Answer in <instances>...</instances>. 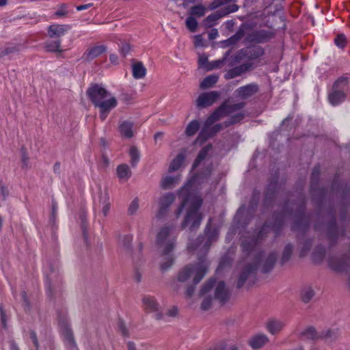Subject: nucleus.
Returning <instances> with one entry per match:
<instances>
[{
    "instance_id": "1",
    "label": "nucleus",
    "mask_w": 350,
    "mask_h": 350,
    "mask_svg": "<svg viewBox=\"0 0 350 350\" xmlns=\"http://www.w3.org/2000/svg\"><path fill=\"white\" fill-rule=\"evenodd\" d=\"M196 177L191 178L178 193L180 204L177 208L175 213L178 217L183 208L186 210V214L181 224V228H189L190 230L198 228L202 219L199 209L202 205V200L195 191L194 185Z\"/></svg>"
},
{
    "instance_id": "2",
    "label": "nucleus",
    "mask_w": 350,
    "mask_h": 350,
    "mask_svg": "<svg viewBox=\"0 0 350 350\" xmlns=\"http://www.w3.org/2000/svg\"><path fill=\"white\" fill-rule=\"evenodd\" d=\"M208 261L204 258H199L194 264H189L181 268L170 282V287L174 292L179 293L185 288V294L191 297L198 284L208 272Z\"/></svg>"
},
{
    "instance_id": "3",
    "label": "nucleus",
    "mask_w": 350,
    "mask_h": 350,
    "mask_svg": "<svg viewBox=\"0 0 350 350\" xmlns=\"http://www.w3.org/2000/svg\"><path fill=\"white\" fill-rule=\"evenodd\" d=\"M257 242L256 239H252L251 242L245 239L242 243V247L245 252H248L245 263L243 265L241 273L239 275L237 287L241 288L245 284L248 276L254 273L260 262L262 263V271L264 273L271 271L277 260V254L275 252L269 253L266 257L262 253H254L253 249Z\"/></svg>"
},
{
    "instance_id": "4",
    "label": "nucleus",
    "mask_w": 350,
    "mask_h": 350,
    "mask_svg": "<svg viewBox=\"0 0 350 350\" xmlns=\"http://www.w3.org/2000/svg\"><path fill=\"white\" fill-rule=\"evenodd\" d=\"M86 94L94 107L98 108L99 118L102 121H105L109 112L118 105L116 97L100 84H92Z\"/></svg>"
},
{
    "instance_id": "5",
    "label": "nucleus",
    "mask_w": 350,
    "mask_h": 350,
    "mask_svg": "<svg viewBox=\"0 0 350 350\" xmlns=\"http://www.w3.org/2000/svg\"><path fill=\"white\" fill-rule=\"evenodd\" d=\"M199 295L203 298L201 309L208 310L213 306L214 300L224 304L229 299L230 292L224 282L216 283L214 279L211 278L202 285Z\"/></svg>"
},
{
    "instance_id": "6",
    "label": "nucleus",
    "mask_w": 350,
    "mask_h": 350,
    "mask_svg": "<svg viewBox=\"0 0 350 350\" xmlns=\"http://www.w3.org/2000/svg\"><path fill=\"white\" fill-rule=\"evenodd\" d=\"M245 103L240 102L237 103H230L228 101L223 103L217 109H216L206 119V125H212L214 122L221 120L224 117H228V119H232L234 117L241 116L237 122V124L241 122L245 117V112L243 110Z\"/></svg>"
},
{
    "instance_id": "7",
    "label": "nucleus",
    "mask_w": 350,
    "mask_h": 350,
    "mask_svg": "<svg viewBox=\"0 0 350 350\" xmlns=\"http://www.w3.org/2000/svg\"><path fill=\"white\" fill-rule=\"evenodd\" d=\"M174 226H164L157 232L155 244L160 255L172 252L176 246V238Z\"/></svg>"
},
{
    "instance_id": "8",
    "label": "nucleus",
    "mask_w": 350,
    "mask_h": 350,
    "mask_svg": "<svg viewBox=\"0 0 350 350\" xmlns=\"http://www.w3.org/2000/svg\"><path fill=\"white\" fill-rule=\"evenodd\" d=\"M349 89L348 79L341 77L333 85L332 91L328 95L329 103L335 106L343 102L347 97V92Z\"/></svg>"
},
{
    "instance_id": "9",
    "label": "nucleus",
    "mask_w": 350,
    "mask_h": 350,
    "mask_svg": "<svg viewBox=\"0 0 350 350\" xmlns=\"http://www.w3.org/2000/svg\"><path fill=\"white\" fill-rule=\"evenodd\" d=\"M241 116H238L237 117H234L232 119H227L222 123L217 124L213 126L212 128L209 129V126H206V123L204 124V128L200 131L198 137H197L196 142L202 144L204 143L208 138L214 135L217 133L219 132L222 129L227 128L230 126L234 125L237 124V122L240 119Z\"/></svg>"
},
{
    "instance_id": "10",
    "label": "nucleus",
    "mask_w": 350,
    "mask_h": 350,
    "mask_svg": "<svg viewBox=\"0 0 350 350\" xmlns=\"http://www.w3.org/2000/svg\"><path fill=\"white\" fill-rule=\"evenodd\" d=\"M218 233L216 230L206 232V237H198L196 243L190 244L188 248L192 250H198L202 254L206 253L211 243L216 241Z\"/></svg>"
},
{
    "instance_id": "11",
    "label": "nucleus",
    "mask_w": 350,
    "mask_h": 350,
    "mask_svg": "<svg viewBox=\"0 0 350 350\" xmlns=\"http://www.w3.org/2000/svg\"><path fill=\"white\" fill-rule=\"evenodd\" d=\"M144 310L148 313H154V318L157 320L163 319V315L160 311V306L157 299L151 296H144L142 299Z\"/></svg>"
},
{
    "instance_id": "12",
    "label": "nucleus",
    "mask_w": 350,
    "mask_h": 350,
    "mask_svg": "<svg viewBox=\"0 0 350 350\" xmlns=\"http://www.w3.org/2000/svg\"><path fill=\"white\" fill-rule=\"evenodd\" d=\"M238 5L236 4L230 5L217 12L208 16L204 21V25L206 27H211L215 25V22L222 16L234 12L238 10Z\"/></svg>"
},
{
    "instance_id": "13",
    "label": "nucleus",
    "mask_w": 350,
    "mask_h": 350,
    "mask_svg": "<svg viewBox=\"0 0 350 350\" xmlns=\"http://www.w3.org/2000/svg\"><path fill=\"white\" fill-rule=\"evenodd\" d=\"M175 199L176 197L173 193H167L161 196L158 201L159 209L156 214L157 217L161 218L163 217L175 201Z\"/></svg>"
},
{
    "instance_id": "14",
    "label": "nucleus",
    "mask_w": 350,
    "mask_h": 350,
    "mask_svg": "<svg viewBox=\"0 0 350 350\" xmlns=\"http://www.w3.org/2000/svg\"><path fill=\"white\" fill-rule=\"evenodd\" d=\"M219 96L220 93L216 91L202 93L196 100V106L199 109L208 107L216 102Z\"/></svg>"
},
{
    "instance_id": "15",
    "label": "nucleus",
    "mask_w": 350,
    "mask_h": 350,
    "mask_svg": "<svg viewBox=\"0 0 350 350\" xmlns=\"http://www.w3.org/2000/svg\"><path fill=\"white\" fill-rule=\"evenodd\" d=\"M258 92V86L255 83L248 84L237 89L234 94L241 99H247Z\"/></svg>"
},
{
    "instance_id": "16",
    "label": "nucleus",
    "mask_w": 350,
    "mask_h": 350,
    "mask_svg": "<svg viewBox=\"0 0 350 350\" xmlns=\"http://www.w3.org/2000/svg\"><path fill=\"white\" fill-rule=\"evenodd\" d=\"M350 260L345 256H332L329 259V266L336 271H345Z\"/></svg>"
},
{
    "instance_id": "17",
    "label": "nucleus",
    "mask_w": 350,
    "mask_h": 350,
    "mask_svg": "<svg viewBox=\"0 0 350 350\" xmlns=\"http://www.w3.org/2000/svg\"><path fill=\"white\" fill-rule=\"evenodd\" d=\"M107 51L105 45H96L90 46L83 53L82 58L85 61L90 62L96 58Z\"/></svg>"
},
{
    "instance_id": "18",
    "label": "nucleus",
    "mask_w": 350,
    "mask_h": 350,
    "mask_svg": "<svg viewBox=\"0 0 350 350\" xmlns=\"http://www.w3.org/2000/svg\"><path fill=\"white\" fill-rule=\"evenodd\" d=\"M253 68V64L248 62L245 64H243L239 66L234 67V68L229 70L225 75L226 79H230L238 76L241 75L242 74L246 72L248 70H250Z\"/></svg>"
},
{
    "instance_id": "19",
    "label": "nucleus",
    "mask_w": 350,
    "mask_h": 350,
    "mask_svg": "<svg viewBox=\"0 0 350 350\" xmlns=\"http://www.w3.org/2000/svg\"><path fill=\"white\" fill-rule=\"evenodd\" d=\"M269 340L266 334H258L252 336L248 340V344L253 349H258L268 343Z\"/></svg>"
},
{
    "instance_id": "20",
    "label": "nucleus",
    "mask_w": 350,
    "mask_h": 350,
    "mask_svg": "<svg viewBox=\"0 0 350 350\" xmlns=\"http://www.w3.org/2000/svg\"><path fill=\"white\" fill-rule=\"evenodd\" d=\"M284 325V321L277 319H269L265 324L266 329L272 335L278 334L282 330Z\"/></svg>"
},
{
    "instance_id": "21",
    "label": "nucleus",
    "mask_w": 350,
    "mask_h": 350,
    "mask_svg": "<svg viewBox=\"0 0 350 350\" xmlns=\"http://www.w3.org/2000/svg\"><path fill=\"white\" fill-rule=\"evenodd\" d=\"M70 29L69 25L54 24L49 26L48 35L50 38H59Z\"/></svg>"
},
{
    "instance_id": "22",
    "label": "nucleus",
    "mask_w": 350,
    "mask_h": 350,
    "mask_svg": "<svg viewBox=\"0 0 350 350\" xmlns=\"http://www.w3.org/2000/svg\"><path fill=\"white\" fill-rule=\"evenodd\" d=\"M119 132L122 137L131 138L134 135L133 122L128 120L122 121L119 125Z\"/></svg>"
},
{
    "instance_id": "23",
    "label": "nucleus",
    "mask_w": 350,
    "mask_h": 350,
    "mask_svg": "<svg viewBox=\"0 0 350 350\" xmlns=\"http://www.w3.org/2000/svg\"><path fill=\"white\" fill-rule=\"evenodd\" d=\"M274 33L273 31H267L265 29L256 31L252 33V40L258 43L262 42L271 39Z\"/></svg>"
},
{
    "instance_id": "24",
    "label": "nucleus",
    "mask_w": 350,
    "mask_h": 350,
    "mask_svg": "<svg viewBox=\"0 0 350 350\" xmlns=\"http://www.w3.org/2000/svg\"><path fill=\"white\" fill-rule=\"evenodd\" d=\"M99 203L103 215L107 217L109 214L111 207L109 196L107 191L100 192L99 196Z\"/></svg>"
},
{
    "instance_id": "25",
    "label": "nucleus",
    "mask_w": 350,
    "mask_h": 350,
    "mask_svg": "<svg viewBox=\"0 0 350 350\" xmlns=\"http://www.w3.org/2000/svg\"><path fill=\"white\" fill-rule=\"evenodd\" d=\"M132 74L135 79L144 78L146 75V68L141 62H137L132 64Z\"/></svg>"
},
{
    "instance_id": "26",
    "label": "nucleus",
    "mask_w": 350,
    "mask_h": 350,
    "mask_svg": "<svg viewBox=\"0 0 350 350\" xmlns=\"http://www.w3.org/2000/svg\"><path fill=\"white\" fill-rule=\"evenodd\" d=\"M180 180L179 176H167L161 180L160 185L163 189H169L174 187Z\"/></svg>"
},
{
    "instance_id": "27",
    "label": "nucleus",
    "mask_w": 350,
    "mask_h": 350,
    "mask_svg": "<svg viewBox=\"0 0 350 350\" xmlns=\"http://www.w3.org/2000/svg\"><path fill=\"white\" fill-rule=\"evenodd\" d=\"M116 173L118 178L126 181L131 176V171L126 164H121L117 167Z\"/></svg>"
},
{
    "instance_id": "28",
    "label": "nucleus",
    "mask_w": 350,
    "mask_h": 350,
    "mask_svg": "<svg viewBox=\"0 0 350 350\" xmlns=\"http://www.w3.org/2000/svg\"><path fill=\"white\" fill-rule=\"evenodd\" d=\"M162 260L160 263V269L162 271H165L169 269L174 262V257L172 252L166 255H160Z\"/></svg>"
},
{
    "instance_id": "29",
    "label": "nucleus",
    "mask_w": 350,
    "mask_h": 350,
    "mask_svg": "<svg viewBox=\"0 0 350 350\" xmlns=\"http://www.w3.org/2000/svg\"><path fill=\"white\" fill-rule=\"evenodd\" d=\"M211 149L212 145L208 144L200 150L197 157V159H196L193 165V168H196L200 165L202 161H204L208 157V152L211 151Z\"/></svg>"
},
{
    "instance_id": "30",
    "label": "nucleus",
    "mask_w": 350,
    "mask_h": 350,
    "mask_svg": "<svg viewBox=\"0 0 350 350\" xmlns=\"http://www.w3.org/2000/svg\"><path fill=\"white\" fill-rule=\"evenodd\" d=\"M314 291L311 286L304 287L300 293L301 300L304 303H308L314 296Z\"/></svg>"
},
{
    "instance_id": "31",
    "label": "nucleus",
    "mask_w": 350,
    "mask_h": 350,
    "mask_svg": "<svg viewBox=\"0 0 350 350\" xmlns=\"http://www.w3.org/2000/svg\"><path fill=\"white\" fill-rule=\"evenodd\" d=\"M185 160V156L183 154H178L171 162L169 166V172H173L178 170L182 165L183 161Z\"/></svg>"
},
{
    "instance_id": "32",
    "label": "nucleus",
    "mask_w": 350,
    "mask_h": 350,
    "mask_svg": "<svg viewBox=\"0 0 350 350\" xmlns=\"http://www.w3.org/2000/svg\"><path fill=\"white\" fill-rule=\"evenodd\" d=\"M133 237L131 234H120L118 237V245L125 250H129L131 246Z\"/></svg>"
},
{
    "instance_id": "33",
    "label": "nucleus",
    "mask_w": 350,
    "mask_h": 350,
    "mask_svg": "<svg viewBox=\"0 0 350 350\" xmlns=\"http://www.w3.org/2000/svg\"><path fill=\"white\" fill-rule=\"evenodd\" d=\"M44 48L47 51L49 52H58L62 53L63 50L61 49V40H56L51 42H46L44 45Z\"/></svg>"
},
{
    "instance_id": "34",
    "label": "nucleus",
    "mask_w": 350,
    "mask_h": 350,
    "mask_svg": "<svg viewBox=\"0 0 350 350\" xmlns=\"http://www.w3.org/2000/svg\"><path fill=\"white\" fill-rule=\"evenodd\" d=\"M300 336L308 340H316L320 338V335L313 327L306 328L300 334Z\"/></svg>"
},
{
    "instance_id": "35",
    "label": "nucleus",
    "mask_w": 350,
    "mask_h": 350,
    "mask_svg": "<svg viewBox=\"0 0 350 350\" xmlns=\"http://www.w3.org/2000/svg\"><path fill=\"white\" fill-rule=\"evenodd\" d=\"M218 77L216 75H209L204 79L200 83V88L201 89H206L212 87L217 83Z\"/></svg>"
},
{
    "instance_id": "36",
    "label": "nucleus",
    "mask_w": 350,
    "mask_h": 350,
    "mask_svg": "<svg viewBox=\"0 0 350 350\" xmlns=\"http://www.w3.org/2000/svg\"><path fill=\"white\" fill-rule=\"evenodd\" d=\"M129 155L131 157V164L133 167H135L139 161L140 154L139 150L135 146H132L129 150Z\"/></svg>"
},
{
    "instance_id": "37",
    "label": "nucleus",
    "mask_w": 350,
    "mask_h": 350,
    "mask_svg": "<svg viewBox=\"0 0 350 350\" xmlns=\"http://www.w3.org/2000/svg\"><path fill=\"white\" fill-rule=\"evenodd\" d=\"M263 54V49L258 46H255L251 48H249L247 51V55L250 58L256 59Z\"/></svg>"
},
{
    "instance_id": "38",
    "label": "nucleus",
    "mask_w": 350,
    "mask_h": 350,
    "mask_svg": "<svg viewBox=\"0 0 350 350\" xmlns=\"http://www.w3.org/2000/svg\"><path fill=\"white\" fill-rule=\"evenodd\" d=\"M293 247L291 244H287L283 252L281 258V264L284 265V263L287 262L291 257L292 253H293Z\"/></svg>"
},
{
    "instance_id": "39",
    "label": "nucleus",
    "mask_w": 350,
    "mask_h": 350,
    "mask_svg": "<svg viewBox=\"0 0 350 350\" xmlns=\"http://www.w3.org/2000/svg\"><path fill=\"white\" fill-rule=\"evenodd\" d=\"M199 128V122L198 120H193L187 125L185 133L187 136H193L198 131Z\"/></svg>"
},
{
    "instance_id": "40",
    "label": "nucleus",
    "mask_w": 350,
    "mask_h": 350,
    "mask_svg": "<svg viewBox=\"0 0 350 350\" xmlns=\"http://www.w3.org/2000/svg\"><path fill=\"white\" fill-rule=\"evenodd\" d=\"M206 8L202 5L199 4L195 6L191 7L190 14L192 16L201 17L205 14Z\"/></svg>"
},
{
    "instance_id": "41",
    "label": "nucleus",
    "mask_w": 350,
    "mask_h": 350,
    "mask_svg": "<svg viewBox=\"0 0 350 350\" xmlns=\"http://www.w3.org/2000/svg\"><path fill=\"white\" fill-rule=\"evenodd\" d=\"M325 251L323 247L319 246L315 248L313 252L314 260L319 262H321L325 256Z\"/></svg>"
},
{
    "instance_id": "42",
    "label": "nucleus",
    "mask_w": 350,
    "mask_h": 350,
    "mask_svg": "<svg viewBox=\"0 0 350 350\" xmlns=\"http://www.w3.org/2000/svg\"><path fill=\"white\" fill-rule=\"evenodd\" d=\"M186 26L191 32H195L197 29L198 22L192 16H189L186 20Z\"/></svg>"
},
{
    "instance_id": "43",
    "label": "nucleus",
    "mask_w": 350,
    "mask_h": 350,
    "mask_svg": "<svg viewBox=\"0 0 350 350\" xmlns=\"http://www.w3.org/2000/svg\"><path fill=\"white\" fill-rule=\"evenodd\" d=\"M139 208V202L137 199L133 200L129 207L128 213L130 215H133L136 213Z\"/></svg>"
},
{
    "instance_id": "44",
    "label": "nucleus",
    "mask_w": 350,
    "mask_h": 350,
    "mask_svg": "<svg viewBox=\"0 0 350 350\" xmlns=\"http://www.w3.org/2000/svg\"><path fill=\"white\" fill-rule=\"evenodd\" d=\"M335 44L340 48H344L346 44V38L344 35H338L335 38Z\"/></svg>"
},
{
    "instance_id": "45",
    "label": "nucleus",
    "mask_w": 350,
    "mask_h": 350,
    "mask_svg": "<svg viewBox=\"0 0 350 350\" xmlns=\"http://www.w3.org/2000/svg\"><path fill=\"white\" fill-rule=\"evenodd\" d=\"M235 1L236 0H215L214 1H213L211 3L210 8L211 10H214V9L218 8L219 6L226 4L230 1Z\"/></svg>"
},
{
    "instance_id": "46",
    "label": "nucleus",
    "mask_w": 350,
    "mask_h": 350,
    "mask_svg": "<svg viewBox=\"0 0 350 350\" xmlns=\"http://www.w3.org/2000/svg\"><path fill=\"white\" fill-rule=\"evenodd\" d=\"M198 64L200 66L207 69V66L209 65L207 56L205 55H200L198 58Z\"/></svg>"
},
{
    "instance_id": "47",
    "label": "nucleus",
    "mask_w": 350,
    "mask_h": 350,
    "mask_svg": "<svg viewBox=\"0 0 350 350\" xmlns=\"http://www.w3.org/2000/svg\"><path fill=\"white\" fill-rule=\"evenodd\" d=\"M16 51L15 47L0 48V57L8 55Z\"/></svg>"
},
{
    "instance_id": "48",
    "label": "nucleus",
    "mask_w": 350,
    "mask_h": 350,
    "mask_svg": "<svg viewBox=\"0 0 350 350\" xmlns=\"http://www.w3.org/2000/svg\"><path fill=\"white\" fill-rule=\"evenodd\" d=\"M310 247H311L310 241H306L303 244V246L301 249L300 255L301 256H304L308 253V252L310 250Z\"/></svg>"
},
{
    "instance_id": "49",
    "label": "nucleus",
    "mask_w": 350,
    "mask_h": 350,
    "mask_svg": "<svg viewBox=\"0 0 350 350\" xmlns=\"http://www.w3.org/2000/svg\"><path fill=\"white\" fill-rule=\"evenodd\" d=\"M133 98H133L132 94L125 93V94H122L121 95V98L120 99L124 103L129 104V103H131L132 102Z\"/></svg>"
},
{
    "instance_id": "50",
    "label": "nucleus",
    "mask_w": 350,
    "mask_h": 350,
    "mask_svg": "<svg viewBox=\"0 0 350 350\" xmlns=\"http://www.w3.org/2000/svg\"><path fill=\"white\" fill-rule=\"evenodd\" d=\"M224 60H217L209 63V65L207 66V70H211L216 68H219L220 66L223 64Z\"/></svg>"
},
{
    "instance_id": "51",
    "label": "nucleus",
    "mask_w": 350,
    "mask_h": 350,
    "mask_svg": "<svg viewBox=\"0 0 350 350\" xmlns=\"http://www.w3.org/2000/svg\"><path fill=\"white\" fill-rule=\"evenodd\" d=\"M178 314V309L175 306H172L167 309L166 315L169 317H175Z\"/></svg>"
},
{
    "instance_id": "52",
    "label": "nucleus",
    "mask_w": 350,
    "mask_h": 350,
    "mask_svg": "<svg viewBox=\"0 0 350 350\" xmlns=\"http://www.w3.org/2000/svg\"><path fill=\"white\" fill-rule=\"evenodd\" d=\"M8 194H9V191H8L7 187L5 185L1 184L0 185V196L2 197V200H4L6 198V197L8 196Z\"/></svg>"
},
{
    "instance_id": "53",
    "label": "nucleus",
    "mask_w": 350,
    "mask_h": 350,
    "mask_svg": "<svg viewBox=\"0 0 350 350\" xmlns=\"http://www.w3.org/2000/svg\"><path fill=\"white\" fill-rule=\"evenodd\" d=\"M131 50V46L129 43H122L120 51L124 56H125Z\"/></svg>"
},
{
    "instance_id": "54",
    "label": "nucleus",
    "mask_w": 350,
    "mask_h": 350,
    "mask_svg": "<svg viewBox=\"0 0 350 350\" xmlns=\"http://www.w3.org/2000/svg\"><path fill=\"white\" fill-rule=\"evenodd\" d=\"M66 5H62L60 8L55 12V15L57 16H64L66 14Z\"/></svg>"
},
{
    "instance_id": "55",
    "label": "nucleus",
    "mask_w": 350,
    "mask_h": 350,
    "mask_svg": "<svg viewBox=\"0 0 350 350\" xmlns=\"http://www.w3.org/2000/svg\"><path fill=\"white\" fill-rule=\"evenodd\" d=\"M65 338H66V340L70 345L75 344L73 335H72V332H70V331L66 332Z\"/></svg>"
},
{
    "instance_id": "56",
    "label": "nucleus",
    "mask_w": 350,
    "mask_h": 350,
    "mask_svg": "<svg viewBox=\"0 0 350 350\" xmlns=\"http://www.w3.org/2000/svg\"><path fill=\"white\" fill-rule=\"evenodd\" d=\"M30 338L32 340L34 346L36 347V350H38V346H39L38 341L36 334L34 332H31Z\"/></svg>"
},
{
    "instance_id": "57",
    "label": "nucleus",
    "mask_w": 350,
    "mask_h": 350,
    "mask_svg": "<svg viewBox=\"0 0 350 350\" xmlns=\"http://www.w3.org/2000/svg\"><path fill=\"white\" fill-rule=\"evenodd\" d=\"M21 159L23 163V167H28L29 157L26 152H23Z\"/></svg>"
},
{
    "instance_id": "58",
    "label": "nucleus",
    "mask_w": 350,
    "mask_h": 350,
    "mask_svg": "<svg viewBox=\"0 0 350 350\" xmlns=\"http://www.w3.org/2000/svg\"><path fill=\"white\" fill-rule=\"evenodd\" d=\"M195 45L196 46H203V40L200 35H198L195 36Z\"/></svg>"
},
{
    "instance_id": "59",
    "label": "nucleus",
    "mask_w": 350,
    "mask_h": 350,
    "mask_svg": "<svg viewBox=\"0 0 350 350\" xmlns=\"http://www.w3.org/2000/svg\"><path fill=\"white\" fill-rule=\"evenodd\" d=\"M0 312L1 317V323L4 328H6V320H5V314L3 310L2 306L0 307Z\"/></svg>"
},
{
    "instance_id": "60",
    "label": "nucleus",
    "mask_w": 350,
    "mask_h": 350,
    "mask_svg": "<svg viewBox=\"0 0 350 350\" xmlns=\"http://www.w3.org/2000/svg\"><path fill=\"white\" fill-rule=\"evenodd\" d=\"M241 37H242V33H237L234 36H233L232 37L230 38L228 41L230 43H234L235 42H237V40L241 39Z\"/></svg>"
},
{
    "instance_id": "61",
    "label": "nucleus",
    "mask_w": 350,
    "mask_h": 350,
    "mask_svg": "<svg viewBox=\"0 0 350 350\" xmlns=\"http://www.w3.org/2000/svg\"><path fill=\"white\" fill-rule=\"evenodd\" d=\"M218 36V31L216 29H213L208 33V38L210 40H214Z\"/></svg>"
},
{
    "instance_id": "62",
    "label": "nucleus",
    "mask_w": 350,
    "mask_h": 350,
    "mask_svg": "<svg viewBox=\"0 0 350 350\" xmlns=\"http://www.w3.org/2000/svg\"><path fill=\"white\" fill-rule=\"evenodd\" d=\"M119 329H120V332H122V335H124V336L128 335V330H127L126 327H125V325L122 323H120L119 324Z\"/></svg>"
},
{
    "instance_id": "63",
    "label": "nucleus",
    "mask_w": 350,
    "mask_h": 350,
    "mask_svg": "<svg viewBox=\"0 0 350 350\" xmlns=\"http://www.w3.org/2000/svg\"><path fill=\"white\" fill-rule=\"evenodd\" d=\"M109 59H110V62L113 64H118V57L115 54H111L109 55Z\"/></svg>"
},
{
    "instance_id": "64",
    "label": "nucleus",
    "mask_w": 350,
    "mask_h": 350,
    "mask_svg": "<svg viewBox=\"0 0 350 350\" xmlns=\"http://www.w3.org/2000/svg\"><path fill=\"white\" fill-rule=\"evenodd\" d=\"M225 347V345L224 343H221L215 346L213 349H211L209 350H224Z\"/></svg>"
}]
</instances>
